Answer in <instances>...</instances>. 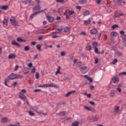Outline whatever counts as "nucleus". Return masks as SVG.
Returning <instances> with one entry per match:
<instances>
[{
    "label": "nucleus",
    "mask_w": 126,
    "mask_h": 126,
    "mask_svg": "<svg viewBox=\"0 0 126 126\" xmlns=\"http://www.w3.org/2000/svg\"><path fill=\"white\" fill-rule=\"evenodd\" d=\"M90 23H91V20H90V19H89L88 20H85L84 21V24L86 26L87 25H89V24H90Z\"/></svg>",
    "instance_id": "obj_12"
},
{
    "label": "nucleus",
    "mask_w": 126,
    "mask_h": 126,
    "mask_svg": "<svg viewBox=\"0 0 126 126\" xmlns=\"http://www.w3.org/2000/svg\"><path fill=\"white\" fill-rule=\"evenodd\" d=\"M92 120L94 121V122H97V121L99 120V116H93L92 117Z\"/></svg>",
    "instance_id": "obj_18"
},
{
    "label": "nucleus",
    "mask_w": 126,
    "mask_h": 126,
    "mask_svg": "<svg viewBox=\"0 0 126 126\" xmlns=\"http://www.w3.org/2000/svg\"><path fill=\"white\" fill-rule=\"evenodd\" d=\"M18 67H19L18 65H16L15 66V67L14 70H15V71L17 70V69H18Z\"/></svg>",
    "instance_id": "obj_63"
},
{
    "label": "nucleus",
    "mask_w": 126,
    "mask_h": 126,
    "mask_svg": "<svg viewBox=\"0 0 126 126\" xmlns=\"http://www.w3.org/2000/svg\"><path fill=\"white\" fill-rule=\"evenodd\" d=\"M8 126H20V124H19V123H17L15 125L10 124L8 125Z\"/></svg>",
    "instance_id": "obj_32"
},
{
    "label": "nucleus",
    "mask_w": 126,
    "mask_h": 126,
    "mask_svg": "<svg viewBox=\"0 0 126 126\" xmlns=\"http://www.w3.org/2000/svg\"><path fill=\"white\" fill-rule=\"evenodd\" d=\"M19 96L21 99H22V100H26V96L22 93H20Z\"/></svg>",
    "instance_id": "obj_9"
},
{
    "label": "nucleus",
    "mask_w": 126,
    "mask_h": 126,
    "mask_svg": "<svg viewBox=\"0 0 126 126\" xmlns=\"http://www.w3.org/2000/svg\"><path fill=\"white\" fill-rule=\"evenodd\" d=\"M62 31H63V29H57L55 32H53V34L54 35V34H55V35H57V34H58V33H60V32H62Z\"/></svg>",
    "instance_id": "obj_15"
},
{
    "label": "nucleus",
    "mask_w": 126,
    "mask_h": 126,
    "mask_svg": "<svg viewBox=\"0 0 126 126\" xmlns=\"http://www.w3.org/2000/svg\"><path fill=\"white\" fill-rule=\"evenodd\" d=\"M82 57L83 58H87L88 59V57L87 56H86V55H85V54H82Z\"/></svg>",
    "instance_id": "obj_58"
},
{
    "label": "nucleus",
    "mask_w": 126,
    "mask_h": 126,
    "mask_svg": "<svg viewBox=\"0 0 126 126\" xmlns=\"http://www.w3.org/2000/svg\"><path fill=\"white\" fill-rule=\"evenodd\" d=\"M111 37H113V36H117V32H112L111 33Z\"/></svg>",
    "instance_id": "obj_40"
},
{
    "label": "nucleus",
    "mask_w": 126,
    "mask_h": 126,
    "mask_svg": "<svg viewBox=\"0 0 126 126\" xmlns=\"http://www.w3.org/2000/svg\"><path fill=\"white\" fill-rule=\"evenodd\" d=\"M97 46H98V43H97V42H94L93 43V46L94 47V49L97 48Z\"/></svg>",
    "instance_id": "obj_35"
},
{
    "label": "nucleus",
    "mask_w": 126,
    "mask_h": 126,
    "mask_svg": "<svg viewBox=\"0 0 126 126\" xmlns=\"http://www.w3.org/2000/svg\"><path fill=\"white\" fill-rule=\"evenodd\" d=\"M111 82V83L114 84L118 83V82H119V79H113Z\"/></svg>",
    "instance_id": "obj_30"
},
{
    "label": "nucleus",
    "mask_w": 126,
    "mask_h": 126,
    "mask_svg": "<svg viewBox=\"0 0 126 126\" xmlns=\"http://www.w3.org/2000/svg\"><path fill=\"white\" fill-rule=\"evenodd\" d=\"M124 15V14L119 13V12H116L115 14V17H119V16H123Z\"/></svg>",
    "instance_id": "obj_20"
},
{
    "label": "nucleus",
    "mask_w": 126,
    "mask_h": 126,
    "mask_svg": "<svg viewBox=\"0 0 126 126\" xmlns=\"http://www.w3.org/2000/svg\"><path fill=\"white\" fill-rule=\"evenodd\" d=\"M89 103L91 105H95V103L93 101H90Z\"/></svg>",
    "instance_id": "obj_64"
},
{
    "label": "nucleus",
    "mask_w": 126,
    "mask_h": 126,
    "mask_svg": "<svg viewBox=\"0 0 126 126\" xmlns=\"http://www.w3.org/2000/svg\"><path fill=\"white\" fill-rule=\"evenodd\" d=\"M41 47H42V46H41V45L37 44L36 45V49H37V50H38V51H41Z\"/></svg>",
    "instance_id": "obj_34"
},
{
    "label": "nucleus",
    "mask_w": 126,
    "mask_h": 126,
    "mask_svg": "<svg viewBox=\"0 0 126 126\" xmlns=\"http://www.w3.org/2000/svg\"><path fill=\"white\" fill-rule=\"evenodd\" d=\"M17 41H18V42H26V40L23 39L20 37H18L17 38Z\"/></svg>",
    "instance_id": "obj_24"
},
{
    "label": "nucleus",
    "mask_w": 126,
    "mask_h": 126,
    "mask_svg": "<svg viewBox=\"0 0 126 126\" xmlns=\"http://www.w3.org/2000/svg\"><path fill=\"white\" fill-rule=\"evenodd\" d=\"M111 97H115V92L114 91H111L110 92Z\"/></svg>",
    "instance_id": "obj_43"
},
{
    "label": "nucleus",
    "mask_w": 126,
    "mask_h": 126,
    "mask_svg": "<svg viewBox=\"0 0 126 126\" xmlns=\"http://www.w3.org/2000/svg\"><path fill=\"white\" fill-rule=\"evenodd\" d=\"M37 113L38 114H42V115H43L44 116H47V113H44L42 111H37Z\"/></svg>",
    "instance_id": "obj_42"
},
{
    "label": "nucleus",
    "mask_w": 126,
    "mask_h": 126,
    "mask_svg": "<svg viewBox=\"0 0 126 126\" xmlns=\"http://www.w3.org/2000/svg\"><path fill=\"white\" fill-rule=\"evenodd\" d=\"M118 63V60L116 59H114L112 62V64H115L116 63Z\"/></svg>",
    "instance_id": "obj_50"
},
{
    "label": "nucleus",
    "mask_w": 126,
    "mask_h": 126,
    "mask_svg": "<svg viewBox=\"0 0 126 126\" xmlns=\"http://www.w3.org/2000/svg\"><path fill=\"white\" fill-rule=\"evenodd\" d=\"M9 79H16L17 78L22 79L23 77L20 75H16L14 73H12L8 77Z\"/></svg>",
    "instance_id": "obj_2"
},
{
    "label": "nucleus",
    "mask_w": 126,
    "mask_h": 126,
    "mask_svg": "<svg viewBox=\"0 0 126 126\" xmlns=\"http://www.w3.org/2000/svg\"><path fill=\"white\" fill-rule=\"evenodd\" d=\"M94 63H95V64H97V63H98V59H96L94 60Z\"/></svg>",
    "instance_id": "obj_62"
},
{
    "label": "nucleus",
    "mask_w": 126,
    "mask_h": 126,
    "mask_svg": "<svg viewBox=\"0 0 126 126\" xmlns=\"http://www.w3.org/2000/svg\"><path fill=\"white\" fill-rule=\"evenodd\" d=\"M45 10H47V9H45L44 10H40V11H38L35 13H34L33 14H32L31 15V18H33L34 16H35V15H36V14H39V13H41V12H43V11H45Z\"/></svg>",
    "instance_id": "obj_4"
},
{
    "label": "nucleus",
    "mask_w": 126,
    "mask_h": 126,
    "mask_svg": "<svg viewBox=\"0 0 126 126\" xmlns=\"http://www.w3.org/2000/svg\"><path fill=\"white\" fill-rule=\"evenodd\" d=\"M118 27H119L118 25H114L112 26V29L114 30L115 29V28H118Z\"/></svg>",
    "instance_id": "obj_44"
},
{
    "label": "nucleus",
    "mask_w": 126,
    "mask_h": 126,
    "mask_svg": "<svg viewBox=\"0 0 126 126\" xmlns=\"http://www.w3.org/2000/svg\"><path fill=\"white\" fill-rule=\"evenodd\" d=\"M43 32H44V30L39 29V30L35 31L34 33H35V34H41V33H43Z\"/></svg>",
    "instance_id": "obj_13"
},
{
    "label": "nucleus",
    "mask_w": 126,
    "mask_h": 126,
    "mask_svg": "<svg viewBox=\"0 0 126 126\" xmlns=\"http://www.w3.org/2000/svg\"><path fill=\"white\" fill-rule=\"evenodd\" d=\"M29 50H30V47H29V46H27L24 47V51L27 52V51H29Z\"/></svg>",
    "instance_id": "obj_37"
},
{
    "label": "nucleus",
    "mask_w": 126,
    "mask_h": 126,
    "mask_svg": "<svg viewBox=\"0 0 126 126\" xmlns=\"http://www.w3.org/2000/svg\"><path fill=\"white\" fill-rule=\"evenodd\" d=\"M79 123L78 122H75L72 124V126H78Z\"/></svg>",
    "instance_id": "obj_36"
},
{
    "label": "nucleus",
    "mask_w": 126,
    "mask_h": 126,
    "mask_svg": "<svg viewBox=\"0 0 126 126\" xmlns=\"http://www.w3.org/2000/svg\"><path fill=\"white\" fill-rule=\"evenodd\" d=\"M46 19H47V20H48L49 22H53V21H54L55 19L54 17L48 15L46 16Z\"/></svg>",
    "instance_id": "obj_8"
},
{
    "label": "nucleus",
    "mask_w": 126,
    "mask_h": 126,
    "mask_svg": "<svg viewBox=\"0 0 126 126\" xmlns=\"http://www.w3.org/2000/svg\"><path fill=\"white\" fill-rule=\"evenodd\" d=\"M29 114L30 116H31L32 117H33L34 116V113H33V112L31 111H29Z\"/></svg>",
    "instance_id": "obj_46"
},
{
    "label": "nucleus",
    "mask_w": 126,
    "mask_h": 126,
    "mask_svg": "<svg viewBox=\"0 0 126 126\" xmlns=\"http://www.w3.org/2000/svg\"><path fill=\"white\" fill-rule=\"evenodd\" d=\"M120 35H124V34H125V32H124V31H121L120 32Z\"/></svg>",
    "instance_id": "obj_56"
},
{
    "label": "nucleus",
    "mask_w": 126,
    "mask_h": 126,
    "mask_svg": "<svg viewBox=\"0 0 126 126\" xmlns=\"http://www.w3.org/2000/svg\"><path fill=\"white\" fill-rule=\"evenodd\" d=\"M59 115L60 116H64L65 115V113H64V112H61L59 113Z\"/></svg>",
    "instance_id": "obj_49"
},
{
    "label": "nucleus",
    "mask_w": 126,
    "mask_h": 126,
    "mask_svg": "<svg viewBox=\"0 0 126 126\" xmlns=\"http://www.w3.org/2000/svg\"><path fill=\"white\" fill-rule=\"evenodd\" d=\"M41 9V7L40 5H36L32 9L33 11H36V10H40Z\"/></svg>",
    "instance_id": "obj_10"
},
{
    "label": "nucleus",
    "mask_w": 126,
    "mask_h": 126,
    "mask_svg": "<svg viewBox=\"0 0 126 126\" xmlns=\"http://www.w3.org/2000/svg\"><path fill=\"white\" fill-rule=\"evenodd\" d=\"M39 73L36 72L35 73V78H36V79H39Z\"/></svg>",
    "instance_id": "obj_48"
},
{
    "label": "nucleus",
    "mask_w": 126,
    "mask_h": 126,
    "mask_svg": "<svg viewBox=\"0 0 126 126\" xmlns=\"http://www.w3.org/2000/svg\"><path fill=\"white\" fill-rule=\"evenodd\" d=\"M32 65H33V64L32 63H29L28 65V66H29V67H32Z\"/></svg>",
    "instance_id": "obj_55"
},
{
    "label": "nucleus",
    "mask_w": 126,
    "mask_h": 126,
    "mask_svg": "<svg viewBox=\"0 0 126 126\" xmlns=\"http://www.w3.org/2000/svg\"><path fill=\"white\" fill-rule=\"evenodd\" d=\"M8 121V119L7 118H2L1 120V123H2V124H5V123H7Z\"/></svg>",
    "instance_id": "obj_11"
},
{
    "label": "nucleus",
    "mask_w": 126,
    "mask_h": 126,
    "mask_svg": "<svg viewBox=\"0 0 126 126\" xmlns=\"http://www.w3.org/2000/svg\"><path fill=\"white\" fill-rule=\"evenodd\" d=\"M80 35H83L84 36H85L86 35V32H82L80 33Z\"/></svg>",
    "instance_id": "obj_53"
},
{
    "label": "nucleus",
    "mask_w": 126,
    "mask_h": 126,
    "mask_svg": "<svg viewBox=\"0 0 126 126\" xmlns=\"http://www.w3.org/2000/svg\"><path fill=\"white\" fill-rule=\"evenodd\" d=\"M64 32H68L69 31V28L66 27L64 28Z\"/></svg>",
    "instance_id": "obj_41"
},
{
    "label": "nucleus",
    "mask_w": 126,
    "mask_h": 126,
    "mask_svg": "<svg viewBox=\"0 0 126 126\" xmlns=\"http://www.w3.org/2000/svg\"><path fill=\"white\" fill-rule=\"evenodd\" d=\"M57 2H63V0H56Z\"/></svg>",
    "instance_id": "obj_59"
},
{
    "label": "nucleus",
    "mask_w": 126,
    "mask_h": 126,
    "mask_svg": "<svg viewBox=\"0 0 126 126\" xmlns=\"http://www.w3.org/2000/svg\"><path fill=\"white\" fill-rule=\"evenodd\" d=\"M118 1L120 5H125V3H126V1H125V0H118Z\"/></svg>",
    "instance_id": "obj_14"
},
{
    "label": "nucleus",
    "mask_w": 126,
    "mask_h": 126,
    "mask_svg": "<svg viewBox=\"0 0 126 126\" xmlns=\"http://www.w3.org/2000/svg\"><path fill=\"white\" fill-rule=\"evenodd\" d=\"M94 53H95L96 54H101V53H100V52H98L97 48H94Z\"/></svg>",
    "instance_id": "obj_47"
},
{
    "label": "nucleus",
    "mask_w": 126,
    "mask_h": 126,
    "mask_svg": "<svg viewBox=\"0 0 126 126\" xmlns=\"http://www.w3.org/2000/svg\"><path fill=\"white\" fill-rule=\"evenodd\" d=\"M82 77L84 78H85L86 79H92V78L91 77H88V75L82 76Z\"/></svg>",
    "instance_id": "obj_38"
},
{
    "label": "nucleus",
    "mask_w": 126,
    "mask_h": 126,
    "mask_svg": "<svg viewBox=\"0 0 126 126\" xmlns=\"http://www.w3.org/2000/svg\"><path fill=\"white\" fill-rule=\"evenodd\" d=\"M3 24L4 25H5L6 26H7L8 23H7V19L4 18L3 20Z\"/></svg>",
    "instance_id": "obj_28"
},
{
    "label": "nucleus",
    "mask_w": 126,
    "mask_h": 126,
    "mask_svg": "<svg viewBox=\"0 0 126 126\" xmlns=\"http://www.w3.org/2000/svg\"><path fill=\"white\" fill-rule=\"evenodd\" d=\"M86 49L88 51H91V50H92V47H91V45H87L86 46Z\"/></svg>",
    "instance_id": "obj_31"
},
{
    "label": "nucleus",
    "mask_w": 126,
    "mask_h": 126,
    "mask_svg": "<svg viewBox=\"0 0 126 126\" xmlns=\"http://www.w3.org/2000/svg\"><path fill=\"white\" fill-rule=\"evenodd\" d=\"M81 71L82 73H86L87 71H88V68H87V66H83L81 67Z\"/></svg>",
    "instance_id": "obj_5"
},
{
    "label": "nucleus",
    "mask_w": 126,
    "mask_h": 126,
    "mask_svg": "<svg viewBox=\"0 0 126 126\" xmlns=\"http://www.w3.org/2000/svg\"><path fill=\"white\" fill-rule=\"evenodd\" d=\"M114 114H118L119 112H120V106H116L114 107V109L113 110Z\"/></svg>",
    "instance_id": "obj_7"
},
{
    "label": "nucleus",
    "mask_w": 126,
    "mask_h": 126,
    "mask_svg": "<svg viewBox=\"0 0 126 126\" xmlns=\"http://www.w3.org/2000/svg\"><path fill=\"white\" fill-rule=\"evenodd\" d=\"M61 57H63L64 56H65V52H61Z\"/></svg>",
    "instance_id": "obj_52"
},
{
    "label": "nucleus",
    "mask_w": 126,
    "mask_h": 126,
    "mask_svg": "<svg viewBox=\"0 0 126 126\" xmlns=\"http://www.w3.org/2000/svg\"><path fill=\"white\" fill-rule=\"evenodd\" d=\"M120 76H123V75H126V72H122L119 74Z\"/></svg>",
    "instance_id": "obj_39"
},
{
    "label": "nucleus",
    "mask_w": 126,
    "mask_h": 126,
    "mask_svg": "<svg viewBox=\"0 0 126 126\" xmlns=\"http://www.w3.org/2000/svg\"><path fill=\"white\" fill-rule=\"evenodd\" d=\"M87 2V0H79V3L80 4H85Z\"/></svg>",
    "instance_id": "obj_19"
},
{
    "label": "nucleus",
    "mask_w": 126,
    "mask_h": 126,
    "mask_svg": "<svg viewBox=\"0 0 126 126\" xmlns=\"http://www.w3.org/2000/svg\"><path fill=\"white\" fill-rule=\"evenodd\" d=\"M64 15H65L66 16V19H69V17H70V15L66 14H64Z\"/></svg>",
    "instance_id": "obj_51"
},
{
    "label": "nucleus",
    "mask_w": 126,
    "mask_h": 126,
    "mask_svg": "<svg viewBox=\"0 0 126 126\" xmlns=\"http://www.w3.org/2000/svg\"><path fill=\"white\" fill-rule=\"evenodd\" d=\"M122 86V85L119 84L118 88H117V91L119 92V93H121V92H122V90L121 89V88H120V87Z\"/></svg>",
    "instance_id": "obj_29"
},
{
    "label": "nucleus",
    "mask_w": 126,
    "mask_h": 126,
    "mask_svg": "<svg viewBox=\"0 0 126 126\" xmlns=\"http://www.w3.org/2000/svg\"><path fill=\"white\" fill-rule=\"evenodd\" d=\"M122 37L123 40H126V35H124L121 36Z\"/></svg>",
    "instance_id": "obj_54"
},
{
    "label": "nucleus",
    "mask_w": 126,
    "mask_h": 126,
    "mask_svg": "<svg viewBox=\"0 0 126 126\" xmlns=\"http://www.w3.org/2000/svg\"><path fill=\"white\" fill-rule=\"evenodd\" d=\"M42 39H43V36H40L38 37V40H39V41H41V40H42Z\"/></svg>",
    "instance_id": "obj_60"
},
{
    "label": "nucleus",
    "mask_w": 126,
    "mask_h": 126,
    "mask_svg": "<svg viewBox=\"0 0 126 126\" xmlns=\"http://www.w3.org/2000/svg\"><path fill=\"white\" fill-rule=\"evenodd\" d=\"M8 8V6L7 5H4L1 7V9H3V10H6Z\"/></svg>",
    "instance_id": "obj_33"
},
{
    "label": "nucleus",
    "mask_w": 126,
    "mask_h": 126,
    "mask_svg": "<svg viewBox=\"0 0 126 126\" xmlns=\"http://www.w3.org/2000/svg\"><path fill=\"white\" fill-rule=\"evenodd\" d=\"M85 110H87L88 111H90L91 112H92L93 113H96V112L95 109H94L91 107L85 106Z\"/></svg>",
    "instance_id": "obj_6"
},
{
    "label": "nucleus",
    "mask_w": 126,
    "mask_h": 126,
    "mask_svg": "<svg viewBox=\"0 0 126 126\" xmlns=\"http://www.w3.org/2000/svg\"><path fill=\"white\" fill-rule=\"evenodd\" d=\"M116 55L117 56H123V54L120 51H117L116 52Z\"/></svg>",
    "instance_id": "obj_45"
},
{
    "label": "nucleus",
    "mask_w": 126,
    "mask_h": 126,
    "mask_svg": "<svg viewBox=\"0 0 126 126\" xmlns=\"http://www.w3.org/2000/svg\"><path fill=\"white\" fill-rule=\"evenodd\" d=\"M31 45H32V46H35V45H36V42H35V41L32 42Z\"/></svg>",
    "instance_id": "obj_57"
},
{
    "label": "nucleus",
    "mask_w": 126,
    "mask_h": 126,
    "mask_svg": "<svg viewBox=\"0 0 126 126\" xmlns=\"http://www.w3.org/2000/svg\"><path fill=\"white\" fill-rule=\"evenodd\" d=\"M39 87H41L42 88L46 87H54L55 88H59V87L58 85L54 84V83H50V84H46L43 85H40L39 86Z\"/></svg>",
    "instance_id": "obj_1"
},
{
    "label": "nucleus",
    "mask_w": 126,
    "mask_h": 126,
    "mask_svg": "<svg viewBox=\"0 0 126 126\" xmlns=\"http://www.w3.org/2000/svg\"><path fill=\"white\" fill-rule=\"evenodd\" d=\"M52 35H53L52 38H57V37H58V36L56 35V34H53V32H52Z\"/></svg>",
    "instance_id": "obj_61"
},
{
    "label": "nucleus",
    "mask_w": 126,
    "mask_h": 126,
    "mask_svg": "<svg viewBox=\"0 0 126 126\" xmlns=\"http://www.w3.org/2000/svg\"><path fill=\"white\" fill-rule=\"evenodd\" d=\"M59 73H61V66H58L57 70L56 71V72H55V74L56 75H58V74H59Z\"/></svg>",
    "instance_id": "obj_21"
},
{
    "label": "nucleus",
    "mask_w": 126,
    "mask_h": 126,
    "mask_svg": "<svg viewBox=\"0 0 126 126\" xmlns=\"http://www.w3.org/2000/svg\"><path fill=\"white\" fill-rule=\"evenodd\" d=\"M15 58H16L15 54H10L8 56V59H14Z\"/></svg>",
    "instance_id": "obj_25"
},
{
    "label": "nucleus",
    "mask_w": 126,
    "mask_h": 126,
    "mask_svg": "<svg viewBox=\"0 0 126 126\" xmlns=\"http://www.w3.org/2000/svg\"><path fill=\"white\" fill-rule=\"evenodd\" d=\"M97 32H98V31L95 29H93L91 31V32L92 33V34H97Z\"/></svg>",
    "instance_id": "obj_26"
},
{
    "label": "nucleus",
    "mask_w": 126,
    "mask_h": 126,
    "mask_svg": "<svg viewBox=\"0 0 126 126\" xmlns=\"http://www.w3.org/2000/svg\"><path fill=\"white\" fill-rule=\"evenodd\" d=\"M67 11H68V15L70 16L74 14V11L73 10H68Z\"/></svg>",
    "instance_id": "obj_27"
},
{
    "label": "nucleus",
    "mask_w": 126,
    "mask_h": 126,
    "mask_svg": "<svg viewBox=\"0 0 126 126\" xmlns=\"http://www.w3.org/2000/svg\"><path fill=\"white\" fill-rule=\"evenodd\" d=\"M10 22L13 26H18V21L15 19V17L12 16L10 18Z\"/></svg>",
    "instance_id": "obj_3"
},
{
    "label": "nucleus",
    "mask_w": 126,
    "mask_h": 126,
    "mask_svg": "<svg viewBox=\"0 0 126 126\" xmlns=\"http://www.w3.org/2000/svg\"><path fill=\"white\" fill-rule=\"evenodd\" d=\"M73 93H75V91H70L69 92H68L65 96L66 97H69V95L71 94H73Z\"/></svg>",
    "instance_id": "obj_17"
},
{
    "label": "nucleus",
    "mask_w": 126,
    "mask_h": 126,
    "mask_svg": "<svg viewBox=\"0 0 126 126\" xmlns=\"http://www.w3.org/2000/svg\"><path fill=\"white\" fill-rule=\"evenodd\" d=\"M90 14V12H89V11L86 10L83 13L84 16H87V15H89Z\"/></svg>",
    "instance_id": "obj_23"
},
{
    "label": "nucleus",
    "mask_w": 126,
    "mask_h": 126,
    "mask_svg": "<svg viewBox=\"0 0 126 126\" xmlns=\"http://www.w3.org/2000/svg\"><path fill=\"white\" fill-rule=\"evenodd\" d=\"M12 45L13 46H17L18 47H20V44H18L16 41L13 40L11 41Z\"/></svg>",
    "instance_id": "obj_16"
},
{
    "label": "nucleus",
    "mask_w": 126,
    "mask_h": 126,
    "mask_svg": "<svg viewBox=\"0 0 126 126\" xmlns=\"http://www.w3.org/2000/svg\"><path fill=\"white\" fill-rule=\"evenodd\" d=\"M31 1H32V0H25L22 2L24 4H27V3H31Z\"/></svg>",
    "instance_id": "obj_22"
}]
</instances>
